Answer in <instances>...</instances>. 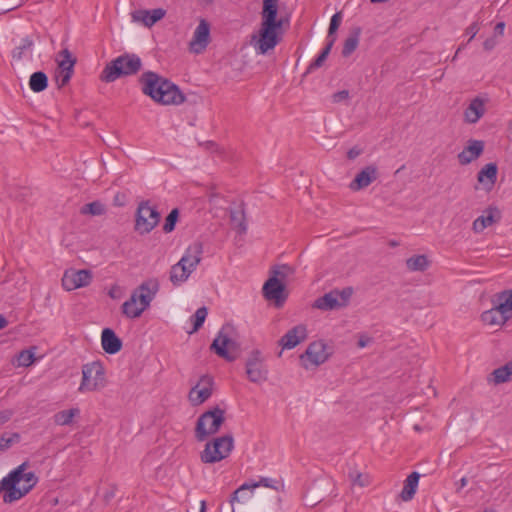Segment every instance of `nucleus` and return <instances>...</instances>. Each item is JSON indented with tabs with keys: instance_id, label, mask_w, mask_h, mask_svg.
<instances>
[{
	"instance_id": "nucleus-27",
	"label": "nucleus",
	"mask_w": 512,
	"mask_h": 512,
	"mask_svg": "<svg viewBox=\"0 0 512 512\" xmlns=\"http://www.w3.org/2000/svg\"><path fill=\"white\" fill-rule=\"evenodd\" d=\"M512 380V361L507 362L505 365L493 370L488 376V383L499 385Z\"/></svg>"
},
{
	"instance_id": "nucleus-18",
	"label": "nucleus",
	"mask_w": 512,
	"mask_h": 512,
	"mask_svg": "<svg viewBox=\"0 0 512 512\" xmlns=\"http://www.w3.org/2000/svg\"><path fill=\"white\" fill-rule=\"evenodd\" d=\"M261 486L278 490L281 485L279 481L267 477H261L258 482L244 483L231 495L229 500L231 505H233L235 502H239L240 498L242 497L241 495L244 492L252 491L253 489Z\"/></svg>"
},
{
	"instance_id": "nucleus-1",
	"label": "nucleus",
	"mask_w": 512,
	"mask_h": 512,
	"mask_svg": "<svg viewBox=\"0 0 512 512\" xmlns=\"http://www.w3.org/2000/svg\"><path fill=\"white\" fill-rule=\"evenodd\" d=\"M139 82L143 94L162 105H179L185 100L177 85L155 72H144Z\"/></svg>"
},
{
	"instance_id": "nucleus-61",
	"label": "nucleus",
	"mask_w": 512,
	"mask_h": 512,
	"mask_svg": "<svg viewBox=\"0 0 512 512\" xmlns=\"http://www.w3.org/2000/svg\"><path fill=\"white\" fill-rule=\"evenodd\" d=\"M370 1H371V3H373V4H377V3H386V2H388L389 0H370Z\"/></svg>"
},
{
	"instance_id": "nucleus-51",
	"label": "nucleus",
	"mask_w": 512,
	"mask_h": 512,
	"mask_svg": "<svg viewBox=\"0 0 512 512\" xmlns=\"http://www.w3.org/2000/svg\"><path fill=\"white\" fill-rule=\"evenodd\" d=\"M497 45V40H496V37L495 36H492L488 39H486L483 43V47L486 51H491L495 48V46Z\"/></svg>"
},
{
	"instance_id": "nucleus-21",
	"label": "nucleus",
	"mask_w": 512,
	"mask_h": 512,
	"mask_svg": "<svg viewBox=\"0 0 512 512\" xmlns=\"http://www.w3.org/2000/svg\"><path fill=\"white\" fill-rule=\"evenodd\" d=\"M487 99L480 96L473 98L464 111V120L469 124L477 123L485 114Z\"/></svg>"
},
{
	"instance_id": "nucleus-11",
	"label": "nucleus",
	"mask_w": 512,
	"mask_h": 512,
	"mask_svg": "<svg viewBox=\"0 0 512 512\" xmlns=\"http://www.w3.org/2000/svg\"><path fill=\"white\" fill-rule=\"evenodd\" d=\"M159 221L160 213L150 205L149 201H143L139 204L135 220V230L139 234H148L158 225Z\"/></svg>"
},
{
	"instance_id": "nucleus-44",
	"label": "nucleus",
	"mask_w": 512,
	"mask_h": 512,
	"mask_svg": "<svg viewBox=\"0 0 512 512\" xmlns=\"http://www.w3.org/2000/svg\"><path fill=\"white\" fill-rule=\"evenodd\" d=\"M34 362V352L32 350H22L17 356L16 365L19 367H28Z\"/></svg>"
},
{
	"instance_id": "nucleus-29",
	"label": "nucleus",
	"mask_w": 512,
	"mask_h": 512,
	"mask_svg": "<svg viewBox=\"0 0 512 512\" xmlns=\"http://www.w3.org/2000/svg\"><path fill=\"white\" fill-rule=\"evenodd\" d=\"M192 272V269H189L185 264L178 261L171 267L169 279L173 285L177 286L185 282Z\"/></svg>"
},
{
	"instance_id": "nucleus-53",
	"label": "nucleus",
	"mask_w": 512,
	"mask_h": 512,
	"mask_svg": "<svg viewBox=\"0 0 512 512\" xmlns=\"http://www.w3.org/2000/svg\"><path fill=\"white\" fill-rule=\"evenodd\" d=\"M479 31V28H478V25L476 23H473L471 24L467 29H466V33L470 35V39L469 41H471L475 36L476 34L478 33Z\"/></svg>"
},
{
	"instance_id": "nucleus-40",
	"label": "nucleus",
	"mask_w": 512,
	"mask_h": 512,
	"mask_svg": "<svg viewBox=\"0 0 512 512\" xmlns=\"http://www.w3.org/2000/svg\"><path fill=\"white\" fill-rule=\"evenodd\" d=\"M334 40L335 39H331L327 44L326 46L324 47V49L321 51V53L317 56V58L309 65L308 69H307V72H311L315 69H318L320 68L323 63L325 62V60L327 59L330 51H331V48L334 44Z\"/></svg>"
},
{
	"instance_id": "nucleus-7",
	"label": "nucleus",
	"mask_w": 512,
	"mask_h": 512,
	"mask_svg": "<svg viewBox=\"0 0 512 512\" xmlns=\"http://www.w3.org/2000/svg\"><path fill=\"white\" fill-rule=\"evenodd\" d=\"M234 447V439L230 434L214 438L206 443L200 458L203 463L213 464L227 458Z\"/></svg>"
},
{
	"instance_id": "nucleus-8",
	"label": "nucleus",
	"mask_w": 512,
	"mask_h": 512,
	"mask_svg": "<svg viewBox=\"0 0 512 512\" xmlns=\"http://www.w3.org/2000/svg\"><path fill=\"white\" fill-rule=\"evenodd\" d=\"M105 384V370L101 362L94 361L82 366V380L78 388L80 393L99 391Z\"/></svg>"
},
{
	"instance_id": "nucleus-54",
	"label": "nucleus",
	"mask_w": 512,
	"mask_h": 512,
	"mask_svg": "<svg viewBox=\"0 0 512 512\" xmlns=\"http://www.w3.org/2000/svg\"><path fill=\"white\" fill-rule=\"evenodd\" d=\"M11 416H12L11 411H8V410L0 411V424L6 423L11 418Z\"/></svg>"
},
{
	"instance_id": "nucleus-42",
	"label": "nucleus",
	"mask_w": 512,
	"mask_h": 512,
	"mask_svg": "<svg viewBox=\"0 0 512 512\" xmlns=\"http://www.w3.org/2000/svg\"><path fill=\"white\" fill-rule=\"evenodd\" d=\"M81 213L100 216L105 213V206L99 201H93L91 203L85 204L81 208Z\"/></svg>"
},
{
	"instance_id": "nucleus-59",
	"label": "nucleus",
	"mask_w": 512,
	"mask_h": 512,
	"mask_svg": "<svg viewBox=\"0 0 512 512\" xmlns=\"http://www.w3.org/2000/svg\"><path fill=\"white\" fill-rule=\"evenodd\" d=\"M8 325L6 318L0 314V330L4 329Z\"/></svg>"
},
{
	"instance_id": "nucleus-14",
	"label": "nucleus",
	"mask_w": 512,
	"mask_h": 512,
	"mask_svg": "<svg viewBox=\"0 0 512 512\" xmlns=\"http://www.w3.org/2000/svg\"><path fill=\"white\" fill-rule=\"evenodd\" d=\"M214 381L209 375H203L189 392L188 398L193 406H198L207 401L213 392Z\"/></svg>"
},
{
	"instance_id": "nucleus-48",
	"label": "nucleus",
	"mask_w": 512,
	"mask_h": 512,
	"mask_svg": "<svg viewBox=\"0 0 512 512\" xmlns=\"http://www.w3.org/2000/svg\"><path fill=\"white\" fill-rule=\"evenodd\" d=\"M341 20H342V15L340 12H337L332 16L330 25H329V29H328L329 37L337 31V29L339 28V25L341 23Z\"/></svg>"
},
{
	"instance_id": "nucleus-52",
	"label": "nucleus",
	"mask_w": 512,
	"mask_h": 512,
	"mask_svg": "<svg viewBox=\"0 0 512 512\" xmlns=\"http://www.w3.org/2000/svg\"><path fill=\"white\" fill-rule=\"evenodd\" d=\"M361 154H362V149L357 147V146H354V147H352L351 149L348 150L347 158L350 159V160H354V159H356Z\"/></svg>"
},
{
	"instance_id": "nucleus-58",
	"label": "nucleus",
	"mask_w": 512,
	"mask_h": 512,
	"mask_svg": "<svg viewBox=\"0 0 512 512\" xmlns=\"http://www.w3.org/2000/svg\"><path fill=\"white\" fill-rule=\"evenodd\" d=\"M468 483V479L466 477H463L461 478V480L459 481V486L457 488V492H459V490L463 487H465Z\"/></svg>"
},
{
	"instance_id": "nucleus-28",
	"label": "nucleus",
	"mask_w": 512,
	"mask_h": 512,
	"mask_svg": "<svg viewBox=\"0 0 512 512\" xmlns=\"http://www.w3.org/2000/svg\"><path fill=\"white\" fill-rule=\"evenodd\" d=\"M510 318L503 314V312H500L499 309H497L496 305H493V307L487 311H484L481 314V320L486 324L490 326L498 325L502 326L504 325Z\"/></svg>"
},
{
	"instance_id": "nucleus-2",
	"label": "nucleus",
	"mask_w": 512,
	"mask_h": 512,
	"mask_svg": "<svg viewBox=\"0 0 512 512\" xmlns=\"http://www.w3.org/2000/svg\"><path fill=\"white\" fill-rule=\"evenodd\" d=\"M28 467L29 463L25 461L0 481V492H5L3 496L5 503L21 499L37 484L38 477L35 473L25 472Z\"/></svg>"
},
{
	"instance_id": "nucleus-5",
	"label": "nucleus",
	"mask_w": 512,
	"mask_h": 512,
	"mask_svg": "<svg viewBox=\"0 0 512 512\" xmlns=\"http://www.w3.org/2000/svg\"><path fill=\"white\" fill-rule=\"evenodd\" d=\"M142 68L139 56L133 53H125L109 62L103 69L100 79L111 83L118 78L137 74Z\"/></svg>"
},
{
	"instance_id": "nucleus-62",
	"label": "nucleus",
	"mask_w": 512,
	"mask_h": 512,
	"mask_svg": "<svg viewBox=\"0 0 512 512\" xmlns=\"http://www.w3.org/2000/svg\"><path fill=\"white\" fill-rule=\"evenodd\" d=\"M463 47H464V46L462 45V46H460V47L457 49L456 54H455V56L453 57V60H455V59H456V57H457V55H458V53H459L461 50H463Z\"/></svg>"
},
{
	"instance_id": "nucleus-60",
	"label": "nucleus",
	"mask_w": 512,
	"mask_h": 512,
	"mask_svg": "<svg viewBox=\"0 0 512 512\" xmlns=\"http://www.w3.org/2000/svg\"><path fill=\"white\" fill-rule=\"evenodd\" d=\"M206 511V502L202 500L200 502V511L199 512H205Z\"/></svg>"
},
{
	"instance_id": "nucleus-38",
	"label": "nucleus",
	"mask_w": 512,
	"mask_h": 512,
	"mask_svg": "<svg viewBox=\"0 0 512 512\" xmlns=\"http://www.w3.org/2000/svg\"><path fill=\"white\" fill-rule=\"evenodd\" d=\"M409 271H425L429 266V260L425 255H416L406 260Z\"/></svg>"
},
{
	"instance_id": "nucleus-35",
	"label": "nucleus",
	"mask_w": 512,
	"mask_h": 512,
	"mask_svg": "<svg viewBox=\"0 0 512 512\" xmlns=\"http://www.w3.org/2000/svg\"><path fill=\"white\" fill-rule=\"evenodd\" d=\"M59 57L61 59L58 61L57 71L74 72L76 59L72 56L71 52L68 49H63L59 53Z\"/></svg>"
},
{
	"instance_id": "nucleus-37",
	"label": "nucleus",
	"mask_w": 512,
	"mask_h": 512,
	"mask_svg": "<svg viewBox=\"0 0 512 512\" xmlns=\"http://www.w3.org/2000/svg\"><path fill=\"white\" fill-rule=\"evenodd\" d=\"M361 29L355 28L353 32L348 36V38L345 40L342 54L344 57L349 56L352 54L359 44V38H360Z\"/></svg>"
},
{
	"instance_id": "nucleus-15",
	"label": "nucleus",
	"mask_w": 512,
	"mask_h": 512,
	"mask_svg": "<svg viewBox=\"0 0 512 512\" xmlns=\"http://www.w3.org/2000/svg\"><path fill=\"white\" fill-rule=\"evenodd\" d=\"M210 43V24L205 19H200L192 39L189 42V50L194 54H201Z\"/></svg>"
},
{
	"instance_id": "nucleus-41",
	"label": "nucleus",
	"mask_w": 512,
	"mask_h": 512,
	"mask_svg": "<svg viewBox=\"0 0 512 512\" xmlns=\"http://www.w3.org/2000/svg\"><path fill=\"white\" fill-rule=\"evenodd\" d=\"M19 433H5L0 437V452H4L12 447L14 444L20 442Z\"/></svg>"
},
{
	"instance_id": "nucleus-26",
	"label": "nucleus",
	"mask_w": 512,
	"mask_h": 512,
	"mask_svg": "<svg viewBox=\"0 0 512 512\" xmlns=\"http://www.w3.org/2000/svg\"><path fill=\"white\" fill-rule=\"evenodd\" d=\"M493 305L497 306L500 312L511 318L512 316V290H504L494 295Z\"/></svg>"
},
{
	"instance_id": "nucleus-63",
	"label": "nucleus",
	"mask_w": 512,
	"mask_h": 512,
	"mask_svg": "<svg viewBox=\"0 0 512 512\" xmlns=\"http://www.w3.org/2000/svg\"><path fill=\"white\" fill-rule=\"evenodd\" d=\"M204 4L209 5L214 2V0H201Z\"/></svg>"
},
{
	"instance_id": "nucleus-47",
	"label": "nucleus",
	"mask_w": 512,
	"mask_h": 512,
	"mask_svg": "<svg viewBox=\"0 0 512 512\" xmlns=\"http://www.w3.org/2000/svg\"><path fill=\"white\" fill-rule=\"evenodd\" d=\"M231 220L233 224L238 227L241 233L246 231V225L243 221V213L241 211H234L231 213Z\"/></svg>"
},
{
	"instance_id": "nucleus-33",
	"label": "nucleus",
	"mask_w": 512,
	"mask_h": 512,
	"mask_svg": "<svg viewBox=\"0 0 512 512\" xmlns=\"http://www.w3.org/2000/svg\"><path fill=\"white\" fill-rule=\"evenodd\" d=\"M139 14L141 15V21L144 25L151 27L165 16L166 11L162 8H157L153 10L139 11Z\"/></svg>"
},
{
	"instance_id": "nucleus-64",
	"label": "nucleus",
	"mask_w": 512,
	"mask_h": 512,
	"mask_svg": "<svg viewBox=\"0 0 512 512\" xmlns=\"http://www.w3.org/2000/svg\"><path fill=\"white\" fill-rule=\"evenodd\" d=\"M508 127H509L510 132L512 133V120L509 122Z\"/></svg>"
},
{
	"instance_id": "nucleus-4",
	"label": "nucleus",
	"mask_w": 512,
	"mask_h": 512,
	"mask_svg": "<svg viewBox=\"0 0 512 512\" xmlns=\"http://www.w3.org/2000/svg\"><path fill=\"white\" fill-rule=\"evenodd\" d=\"M159 282L156 278H150L143 281L130 295L122 306V314L129 319L139 318L142 313L150 306L159 291Z\"/></svg>"
},
{
	"instance_id": "nucleus-49",
	"label": "nucleus",
	"mask_w": 512,
	"mask_h": 512,
	"mask_svg": "<svg viewBox=\"0 0 512 512\" xmlns=\"http://www.w3.org/2000/svg\"><path fill=\"white\" fill-rule=\"evenodd\" d=\"M349 477L353 484H357L360 487H364L368 484V478L361 473L353 472L349 474Z\"/></svg>"
},
{
	"instance_id": "nucleus-17",
	"label": "nucleus",
	"mask_w": 512,
	"mask_h": 512,
	"mask_svg": "<svg viewBox=\"0 0 512 512\" xmlns=\"http://www.w3.org/2000/svg\"><path fill=\"white\" fill-rule=\"evenodd\" d=\"M262 292L263 296L269 301H274L277 307L282 306L287 298L285 284L276 278H268L263 285Z\"/></svg>"
},
{
	"instance_id": "nucleus-50",
	"label": "nucleus",
	"mask_w": 512,
	"mask_h": 512,
	"mask_svg": "<svg viewBox=\"0 0 512 512\" xmlns=\"http://www.w3.org/2000/svg\"><path fill=\"white\" fill-rule=\"evenodd\" d=\"M349 98V91L348 90H341L332 95V101L334 103H340Z\"/></svg>"
},
{
	"instance_id": "nucleus-12",
	"label": "nucleus",
	"mask_w": 512,
	"mask_h": 512,
	"mask_svg": "<svg viewBox=\"0 0 512 512\" xmlns=\"http://www.w3.org/2000/svg\"><path fill=\"white\" fill-rule=\"evenodd\" d=\"M246 374L253 383H262L267 380L268 369L259 350H253L246 360Z\"/></svg>"
},
{
	"instance_id": "nucleus-25",
	"label": "nucleus",
	"mask_w": 512,
	"mask_h": 512,
	"mask_svg": "<svg viewBox=\"0 0 512 512\" xmlns=\"http://www.w3.org/2000/svg\"><path fill=\"white\" fill-rule=\"evenodd\" d=\"M485 213L486 215H481L474 220L472 228L475 233H481L486 227L500 219V212L495 207H489Z\"/></svg>"
},
{
	"instance_id": "nucleus-55",
	"label": "nucleus",
	"mask_w": 512,
	"mask_h": 512,
	"mask_svg": "<svg viewBox=\"0 0 512 512\" xmlns=\"http://www.w3.org/2000/svg\"><path fill=\"white\" fill-rule=\"evenodd\" d=\"M504 28H505V23L504 22L497 23L496 26H495V29H494L495 34L499 35V36H502L503 33H504Z\"/></svg>"
},
{
	"instance_id": "nucleus-10",
	"label": "nucleus",
	"mask_w": 512,
	"mask_h": 512,
	"mask_svg": "<svg viewBox=\"0 0 512 512\" xmlns=\"http://www.w3.org/2000/svg\"><path fill=\"white\" fill-rule=\"evenodd\" d=\"M210 349L219 357L229 362L235 361L241 354L240 344L225 333V327L218 332V335L213 340Z\"/></svg>"
},
{
	"instance_id": "nucleus-23",
	"label": "nucleus",
	"mask_w": 512,
	"mask_h": 512,
	"mask_svg": "<svg viewBox=\"0 0 512 512\" xmlns=\"http://www.w3.org/2000/svg\"><path fill=\"white\" fill-rule=\"evenodd\" d=\"M484 150V143L480 140H470L468 146L458 154L460 164L466 165L477 159Z\"/></svg>"
},
{
	"instance_id": "nucleus-6",
	"label": "nucleus",
	"mask_w": 512,
	"mask_h": 512,
	"mask_svg": "<svg viewBox=\"0 0 512 512\" xmlns=\"http://www.w3.org/2000/svg\"><path fill=\"white\" fill-rule=\"evenodd\" d=\"M225 421V410L215 406L199 416L195 427V437L198 441L206 440L216 434Z\"/></svg>"
},
{
	"instance_id": "nucleus-24",
	"label": "nucleus",
	"mask_w": 512,
	"mask_h": 512,
	"mask_svg": "<svg viewBox=\"0 0 512 512\" xmlns=\"http://www.w3.org/2000/svg\"><path fill=\"white\" fill-rule=\"evenodd\" d=\"M101 344L103 350L108 354H116L122 348L121 339L110 328L103 329L101 334Z\"/></svg>"
},
{
	"instance_id": "nucleus-57",
	"label": "nucleus",
	"mask_w": 512,
	"mask_h": 512,
	"mask_svg": "<svg viewBox=\"0 0 512 512\" xmlns=\"http://www.w3.org/2000/svg\"><path fill=\"white\" fill-rule=\"evenodd\" d=\"M207 149L211 150L212 152H218L219 151V148H218L217 144H215L213 142L207 143Z\"/></svg>"
},
{
	"instance_id": "nucleus-30",
	"label": "nucleus",
	"mask_w": 512,
	"mask_h": 512,
	"mask_svg": "<svg viewBox=\"0 0 512 512\" xmlns=\"http://www.w3.org/2000/svg\"><path fill=\"white\" fill-rule=\"evenodd\" d=\"M420 474L418 472H412L405 480L404 487L400 493V497L403 501L407 502L413 499L419 482Z\"/></svg>"
},
{
	"instance_id": "nucleus-56",
	"label": "nucleus",
	"mask_w": 512,
	"mask_h": 512,
	"mask_svg": "<svg viewBox=\"0 0 512 512\" xmlns=\"http://www.w3.org/2000/svg\"><path fill=\"white\" fill-rule=\"evenodd\" d=\"M370 341L371 339L369 337H361L358 341V346L360 348H364L369 344Z\"/></svg>"
},
{
	"instance_id": "nucleus-13",
	"label": "nucleus",
	"mask_w": 512,
	"mask_h": 512,
	"mask_svg": "<svg viewBox=\"0 0 512 512\" xmlns=\"http://www.w3.org/2000/svg\"><path fill=\"white\" fill-rule=\"evenodd\" d=\"M329 357L326 345L322 341H315L308 345L304 354L300 356V360L305 369L311 366H319L323 364Z\"/></svg>"
},
{
	"instance_id": "nucleus-31",
	"label": "nucleus",
	"mask_w": 512,
	"mask_h": 512,
	"mask_svg": "<svg viewBox=\"0 0 512 512\" xmlns=\"http://www.w3.org/2000/svg\"><path fill=\"white\" fill-rule=\"evenodd\" d=\"M497 165L495 163H488L486 164L477 174V180L480 183H487L489 184V188H491L496 180H497Z\"/></svg>"
},
{
	"instance_id": "nucleus-9",
	"label": "nucleus",
	"mask_w": 512,
	"mask_h": 512,
	"mask_svg": "<svg viewBox=\"0 0 512 512\" xmlns=\"http://www.w3.org/2000/svg\"><path fill=\"white\" fill-rule=\"evenodd\" d=\"M353 294L352 287H345L342 290L334 289L313 302V308L330 311L346 307Z\"/></svg>"
},
{
	"instance_id": "nucleus-46",
	"label": "nucleus",
	"mask_w": 512,
	"mask_h": 512,
	"mask_svg": "<svg viewBox=\"0 0 512 512\" xmlns=\"http://www.w3.org/2000/svg\"><path fill=\"white\" fill-rule=\"evenodd\" d=\"M73 75V72L56 71L55 81L59 88L67 85Z\"/></svg>"
},
{
	"instance_id": "nucleus-32",
	"label": "nucleus",
	"mask_w": 512,
	"mask_h": 512,
	"mask_svg": "<svg viewBox=\"0 0 512 512\" xmlns=\"http://www.w3.org/2000/svg\"><path fill=\"white\" fill-rule=\"evenodd\" d=\"M34 42L30 37L21 39L20 43L13 49L12 57L14 60L20 61L32 52Z\"/></svg>"
},
{
	"instance_id": "nucleus-45",
	"label": "nucleus",
	"mask_w": 512,
	"mask_h": 512,
	"mask_svg": "<svg viewBox=\"0 0 512 512\" xmlns=\"http://www.w3.org/2000/svg\"><path fill=\"white\" fill-rule=\"evenodd\" d=\"M179 211L177 208L173 209L165 219V223L163 225V231L165 233H170L175 229L176 222L178 220Z\"/></svg>"
},
{
	"instance_id": "nucleus-20",
	"label": "nucleus",
	"mask_w": 512,
	"mask_h": 512,
	"mask_svg": "<svg viewBox=\"0 0 512 512\" xmlns=\"http://www.w3.org/2000/svg\"><path fill=\"white\" fill-rule=\"evenodd\" d=\"M307 338V328L303 324L294 326L279 340L283 349H292Z\"/></svg>"
},
{
	"instance_id": "nucleus-43",
	"label": "nucleus",
	"mask_w": 512,
	"mask_h": 512,
	"mask_svg": "<svg viewBox=\"0 0 512 512\" xmlns=\"http://www.w3.org/2000/svg\"><path fill=\"white\" fill-rule=\"evenodd\" d=\"M207 314H208L207 308L204 306L200 307L196 310L195 314L193 315L194 322H193V330L191 331V333L198 331L202 327V325L207 317Z\"/></svg>"
},
{
	"instance_id": "nucleus-3",
	"label": "nucleus",
	"mask_w": 512,
	"mask_h": 512,
	"mask_svg": "<svg viewBox=\"0 0 512 512\" xmlns=\"http://www.w3.org/2000/svg\"><path fill=\"white\" fill-rule=\"evenodd\" d=\"M277 2L278 0L263 1L261 28L259 38L255 43V48L260 54H266L280 41L276 31L281 28L282 20L277 19Z\"/></svg>"
},
{
	"instance_id": "nucleus-39",
	"label": "nucleus",
	"mask_w": 512,
	"mask_h": 512,
	"mask_svg": "<svg viewBox=\"0 0 512 512\" xmlns=\"http://www.w3.org/2000/svg\"><path fill=\"white\" fill-rule=\"evenodd\" d=\"M294 273V269L287 265H277L271 268L269 278H276L278 281L284 283V281Z\"/></svg>"
},
{
	"instance_id": "nucleus-16",
	"label": "nucleus",
	"mask_w": 512,
	"mask_h": 512,
	"mask_svg": "<svg viewBox=\"0 0 512 512\" xmlns=\"http://www.w3.org/2000/svg\"><path fill=\"white\" fill-rule=\"evenodd\" d=\"M92 281L90 270H67L62 277V286L67 291L88 286Z\"/></svg>"
},
{
	"instance_id": "nucleus-36",
	"label": "nucleus",
	"mask_w": 512,
	"mask_h": 512,
	"mask_svg": "<svg viewBox=\"0 0 512 512\" xmlns=\"http://www.w3.org/2000/svg\"><path fill=\"white\" fill-rule=\"evenodd\" d=\"M79 413H80V410L78 408L62 410V411L57 412L54 415L53 419H54L55 424L60 425V426H66V425H70L73 421V418L75 416H78Z\"/></svg>"
},
{
	"instance_id": "nucleus-19",
	"label": "nucleus",
	"mask_w": 512,
	"mask_h": 512,
	"mask_svg": "<svg viewBox=\"0 0 512 512\" xmlns=\"http://www.w3.org/2000/svg\"><path fill=\"white\" fill-rule=\"evenodd\" d=\"M378 178V169L375 165H368L356 174L349 188L352 191H359L368 187Z\"/></svg>"
},
{
	"instance_id": "nucleus-34",
	"label": "nucleus",
	"mask_w": 512,
	"mask_h": 512,
	"mask_svg": "<svg viewBox=\"0 0 512 512\" xmlns=\"http://www.w3.org/2000/svg\"><path fill=\"white\" fill-rule=\"evenodd\" d=\"M48 86V77L42 72H34L29 79V87L33 92L39 93L44 91Z\"/></svg>"
},
{
	"instance_id": "nucleus-22",
	"label": "nucleus",
	"mask_w": 512,
	"mask_h": 512,
	"mask_svg": "<svg viewBox=\"0 0 512 512\" xmlns=\"http://www.w3.org/2000/svg\"><path fill=\"white\" fill-rule=\"evenodd\" d=\"M203 244L200 241H195L188 246L184 255L179 260L193 271L197 268L202 260Z\"/></svg>"
}]
</instances>
